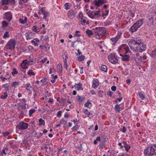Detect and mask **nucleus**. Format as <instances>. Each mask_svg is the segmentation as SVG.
<instances>
[{"instance_id": "obj_1", "label": "nucleus", "mask_w": 156, "mask_h": 156, "mask_svg": "<svg viewBox=\"0 0 156 156\" xmlns=\"http://www.w3.org/2000/svg\"><path fill=\"white\" fill-rule=\"evenodd\" d=\"M127 41L130 48L135 51L142 52L146 50V45L139 38L129 39Z\"/></svg>"}, {"instance_id": "obj_2", "label": "nucleus", "mask_w": 156, "mask_h": 156, "mask_svg": "<svg viewBox=\"0 0 156 156\" xmlns=\"http://www.w3.org/2000/svg\"><path fill=\"white\" fill-rule=\"evenodd\" d=\"M144 154L145 156H152L156 155V144L151 147H148L144 150Z\"/></svg>"}, {"instance_id": "obj_3", "label": "nucleus", "mask_w": 156, "mask_h": 156, "mask_svg": "<svg viewBox=\"0 0 156 156\" xmlns=\"http://www.w3.org/2000/svg\"><path fill=\"white\" fill-rule=\"evenodd\" d=\"M93 30L94 31L95 34L98 36L107 35L106 29L104 27H96Z\"/></svg>"}, {"instance_id": "obj_4", "label": "nucleus", "mask_w": 156, "mask_h": 156, "mask_svg": "<svg viewBox=\"0 0 156 156\" xmlns=\"http://www.w3.org/2000/svg\"><path fill=\"white\" fill-rule=\"evenodd\" d=\"M129 51V48L126 44H122L119 48L118 52L120 54L122 53L123 54H126L128 53Z\"/></svg>"}, {"instance_id": "obj_5", "label": "nucleus", "mask_w": 156, "mask_h": 156, "mask_svg": "<svg viewBox=\"0 0 156 156\" xmlns=\"http://www.w3.org/2000/svg\"><path fill=\"white\" fill-rule=\"evenodd\" d=\"M100 9H99L97 11H92L87 13L88 16L91 19L96 18L101 16Z\"/></svg>"}, {"instance_id": "obj_6", "label": "nucleus", "mask_w": 156, "mask_h": 156, "mask_svg": "<svg viewBox=\"0 0 156 156\" xmlns=\"http://www.w3.org/2000/svg\"><path fill=\"white\" fill-rule=\"evenodd\" d=\"M38 13L40 16V17L43 18L44 20L46 19L48 15V13L45 10V7H43L41 9L39 10Z\"/></svg>"}, {"instance_id": "obj_7", "label": "nucleus", "mask_w": 156, "mask_h": 156, "mask_svg": "<svg viewBox=\"0 0 156 156\" xmlns=\"http://www.w3.org/2000/svg\"><path fill=\"white\" fill-rule=\"evenodd\" d=\"M108 58L109 61L112 64H115L118 62L117 56L115 53L110 54L108 55Z\"/></svg>"}, {"instance_id": "obj_8", "label": "nucleus", "mask_w": 156, "mask_h": 156, "mask_svg": "<svg viewBox=\"0 0 156 156\" xmlns=\"http://www.w3.org/2000/svg\"><path fill=\"white\" fill-rule=\"evenodd\" d=\"M16 41L14 39H10L6 44L8 48L12 50L14 49L16 44Z\"/></svg>"}, {"instance_id": "obj_9", "label": "nucleus", "mask_w": 156, "mask_h": 156, "mask_svg": "<svg viewBox=\"0 0 156 156\" xmlns=\"http://www.w3.org/2000/svg\"><path fill=\"white\" fill-rule=\"evenodd\" d=\"M28 126V124L23 122H20L16 126V127L18 129L25 130L27 129Z\"/></svg>"}, {"instance_id": "obj_10", "label": "nucleus", "mask_w": 156, "mask_h": 156, "mask_svg": "<svg viewBox=\"0 0 156 156\" xmlns=\"http://www.w3.org/2000/svg\"><path fill=\"white\" fill-rule=\"evenodd\" d=\"M122 32L121 31H119L118 32L117 35L115 37L112 38L111 40L112 41V44L114 46L116 42L120 38L121 36Z\"/></svg>"}, {"instance_id": "obj_11", "label": "nucleus", "mask_w": 156, "mask_h": 156, "mask_svg": "<svg viewBox=\"0 0 156 156\" xmlns=\"http://www.w3.org/2000/svg\"><path fill=\"white\" fill-rule=\"evenodd\" d=\"M76 11L70 9L68 12L67 16L69 18L73 19L76 16Z\"/></svg>"}, {"instance_id": "obj_12", "label": "nucleus", "mask_w": 156, "mask_h": 156, "mask_svg": "<svg viewBox=\"0 0 156 156\" xmlns=\"http://www.w3.org/2000/svg\"><path fill=\"white\" fill-rule=\"evenodd\" d=\"M2 18L4 20H12V15L9 12L5 13L3 15Z\"/></svg>"}, {"instance_id": "obj_13", "label": "nucleus", "mask_w": 156, "mask_h": 156, "mask_svg": "<svg viewBox=\"0 0 156 156\" xmlns=\"http://www.w3.org/2000/svg\"><path fill=\"white\" fill-rule=\"evenodd\" d=\"M2 5H7L10 4L13 5L15 3V0H2Z\"/></svg>"}, {"instance_id": "obj_14", "label": "nucleus", "mask_w": 156, "mask_h": 156, "mask_svg": "<svg viewBox=\"0 0 156 156\" xmlns=\"http://www.w3.org/2000/svg\"><path fill=\"white\" fill-rule=\"evenodd\" d=\"M120 54V55L122 56V61L127 62L129 60L130 56L129 55H124Z\"/></svg>"}, {"instance_id": "obj_15", "label": "nucleus", "mask_w": 156, "mask_h": 156, "mask_svg": "<svg viewBox=\"0 0 156 156\" xmlns=\"http://www.w3.org/2000/svg\"><path fill=\"white\" fill-rule=\"evenodd\" d=\"M82 84L81 83L79 82L77 84L75 83L74 85V87L76 90L78 91H79L80 90H83V89L82 87Z\"/></svg>"}, {"instance_id": "obj_16", "label": "nucleus", "mask_w": 156, "mask_h": 156, "mask_svg": "<svg viewBox=\"0 0 156 156\" xmlns=\"http://www.w3.org/2000/svg\"><path fill=\"white\" fill-rule=\"evenodd\" d=\"M134 59L136 62H140L143 61L141 56H140V54L138 53L135 55L134 56Z\"/></svg>"}, {"instance_id": "obj_17", "label": "nucleus", "mask_w": 156, "mask_h": 156, "mask_svg": "<svg viewBox=\"0 0 156 156\" xmlns=\"http://www.w3.org/2000/svg\"><path fill=\"white\" fill-rule=\"evenodd\" d=\"M92 87L94 88L97 87L99 85V82L98 80L97 79H94L92 82Z\"/></svg>"}, {"instance_id": "obj_18", "label": "nucleus", "mask_w": 156, "mask_h": 156, "mask_svg": "<svg viewBox=\"0 0 156 156\" xmlns=\"http://www.w3.org/2000/svg\"><path fill=\"white\" fill-rule=\"evenodd\" d=\"M28 62V61L27 59L24 60L23 61L21 64V66L22 69H24L27 68Z\"/></svg>"}, {"instance_id": "obj_19", "label": "nucleus", "mask_w": 156, "mask_h": 156, "mask_svg": "<svg viewBox=\"0 0 156 156\" xmlns=\"http://www.w3.org/2000/svg\"><path fill=\"white\" fill-rule=\"evenodd\" d=\"M34 34H35L33 32H28L26 35V39L27 40L31 39L33 37Z\"/></svg>"}, {"instance_id": "obj_20", "label": "nucleus", "mask_w": 156, "mask_h": 156, "mask_svg": "<svg viewBox=\"0 0 156 156\" xmlns=\"http://www.w3.org/2000/svg\"><path fill=\"white\" fill-rule=\"evenodd\" d=\"M122 144H123L124 147L125 148V150L126 152H128L130 148V146L127 144L126 142L123 141L122 142Z\"/></svg>"}, {"instance_id": "obj_21", "label": "nucleus", "mask_w": 156, "mask_h": 156, "mask_svg": "<svg viewBox=\"0 0 156 156\" xmlns=\"http://www.w3.org/2000/svg\"><path fill=\"white\" fill-rule=\"evenodd\" d=\"M109 12V10L108 9H106L105 10V13H102V14L100 13L101 15L100 17H102L103 19H105L106 17L108 16Z\"/></svg>"}, {"instance_id": "obj_22", "label": "nucleus", "mask_w": 156, "mask_h": 156, "mask_svg": "<svg viewBox=\"0 0 156 156\" xmlns=\"http://www.w3.org/2000/svg\"><path fill=\"white\" fill-rule=\"evenodd\" d=\"M136 25V24H133V25L131 27L129 30L130 32L132 33H133L137 30V27H136L135 26Z\"/></svg>"}, {"instance_id": "obj_23", "label": "nucleus", "mask_w": 156, "mask_h": 156, "mask_svg": "<svg viewBox=\"0 0 156 156\" xmlns=\"http://www.w3.org/2000/svg\"><path fill=\"white\" fill-rule=\"evenodd\" d=\"M142 20H138L134 24H136L135 25L136 27H137V29L140 27L142 24Z\"/></svg>"}, {"instance_id": "obj_24", "label": "nucleus", "mask_w": 156, "mask_h": 156, "mask_svg": "<svg viewBox=\"0 0 156 156\" xmlns=\"http://www.w3.org/2000/svg\"><path fill=\"white\" fill-rule=\"evenodd\" d=\"M76 98L77 100L79 103H82L83 100L85 99V98L84 97H80L79 95H77Z\"/></svg>"}, {"instance_id": "obj_25", "label": "nucleus", "mask_w": 156, "mask_h": 156, "mask_svg": "<svg viewBox=\"0 0 156 156\" xmlns=\"http://www.w3.org/2000/svg\"><path fill=\"white\" fill-rule=\"evenodd\" d=\"M25 87L26 89L30 91L32 89V86L30 83H27L25 85Z\"/></svg>"}, {"instance_id": "obj_26", "label": "nucleus", "mask_w": 156, "mask_h": 156, "mask_svg": "<svg viewBox=\"0 0 156 156\" xmlns=\"http://www.w3.org/2000/svg\"><path fill=\"white\" fill-rule=\"evenodd\" d=\"M93 4L98 7L100 6L102 4V3L98 0H95L93 2Z\"/></svg>"}, {"instance_id": "obj_27", "label": "nucleus", "mask_w": 156, "mask_h": 156, "mask_svg": "<svg viewBox=\"0 0 156 156\" xmlns=\"http://www.w3.org/2000/svg\"><path fill=\"white\" fill-rule=\"evenodd\" d=\"M86 34L89 37H90L94 34L91 30H87L86 31Z\"/></svg>"}, {"instance_id": "obj_28", "label": "nucleus", "mask_w": 156, "mask_h": 156, "mask_svg": "<svg viewBox=\"0 0 156 156\" xmlns=\"http://www.w3.org/2000/svg\"><path fill=\"white\" fill-rule=\"evenodd\" d=\"M65 8L66 10H68L71 7V4L69 3H66L64 4Z\"/></svg>"}, {"instance_id": "obj_29", "label": "nucleus", "mask_w": 156, "mask_h": 156, "mask_svg": "<svg viewBox=\"0 0 156 156\" xmlns=\"http://www.w3.org/2000/svg\"><path fill=\"white\" fill-rule=\"evenodd\" d=\"M120 105H116L114 107L115 110V111L116 112H119L120 111Z\"/></svg>"}, {"instance_id": "obj_30", "label": "nucleus", "mask_w": 156, "mask_h": 156, "mask_svg": "<svg viewBox=\"0 0 156 156\" xmlns=\"http://www.w3.org/2000/svg\"><path fill=\"white\" fill-rule=\"evenodd\" d=\"M27 75L30 76H35V73L33 72L32 69H30L29 70L27 73Z\"/></svg>"}, {"instance_id": "obj_31", "label": "nucleus", "mask_w": 156, "mask_h": 156, "mask_svg": "<svg viewBox=\"0 0 156 156\" xmlns=\"http://www.w3.org/2000/svg\"><path fill=\"white\" fill-rule=\"evenodd\" d=\"M85 58V56L83 55H82L77 57L78 60L80 62H81L84 60Z\"/></svg>"}, {"instance_id": "obj_32", "label": "nucleus", "mask_w": 156, "mask_h": 156, "mask_svg": "<svg viewBox=\"0 0 156 156\" xmlns=\"http://www.w3.org/2000/svg\"><path fill=\"white\" fill-rule=\"evenodd\" d=\"M8 96V94L6 92H5L3 93V94L1 95V98L3 99L4 100Z\"/></svg>"}, {"instance_id": "obj_33", "label": "nucleus", "mask_w": 156, "mask_h": 156, "mask_svg": "<svg viewBox=\"0 0 156 156\" xmlns=\"http://www.w3.org/2000/svg\"><path fill=\"white\" fill-rule=\"evenodd\" d=\"M78 18L80 20H84L85 17L83 16L82 12H80L79 14Z\"/></svg>"}, {"instance_id": "obj_34", "label": "nucleus", "mask_w": 156, "mask_h": 156, "mask_svg": "<svg viewBox=\"0 0 156 156\" xmlns=\"http://www.w3.org/2000/svg\"><path fill=\"white\" fill-rule=\"evenodd\" d=\"M138 95H139V97L141 98L142 100H144L145 98V96L144 95V94H142V93L139 92L138 93Z\"/></svg>"}, {"instance_id": "obj_35", "label": "nucleus", "mask_w": 156, "mask_h": 156, "mask_svg": "<svg viewBox=\"0 0 156 156\" xmlns=\"http://www.w3.org/2000/svg\"><path fill=\"white\" fill-rule=\"evenodd\" d=\"M101 70L105 72H107V68L105 65H103L101 67Z\"/></svg>"}, {"instance_id": "obj_36", "label": "nucleus", "mask_w": 156, "mask_h": 156, "mask_svg": "<svg viewBox=\"0 0 156 156\" xmlns=\"http://www.w3.org/2000/svg\"><path fill=\"white\" fill-rule=\"evenodd\" d=\"M20 84V83L19 82H13L12 83V86L13 87H16L18 85Z\"/></svg>"}, {"instance_id": "obj_37", "label": "nucleus", "mask_w": 156, "mask_h": 156, "mask_svg": "<svg viewBox=\"0 0 156 156\" xmlns=\"http://www.w3.org/2000/svg\"><path fill=\"white\" fill-rule=\"evenodd\" d=\"M39 122H40V123L39 124V125H45V122L44 121L43 119L42 118H40L39 120Z\"/></svg>"}, {"instance_id": "obj_38", "label": "nucleus", "mask_w": 156, "mask_h": 156, "mask_svg": "<svg viewBox=\"0 0 156 156\" xmlns=\"http://www.w3.org/2000/svg\"><path fill=\"white\" fill-rule=\"evenodd\" d=\"M9 36L10 35L9 34V32L8 31H6L4 34L3 36V38H6L7 37H9Z\"/></svg>"}, {"instance_id": "obj_39", "label": "nucleus", "mask_w": 156, "mask_h": 156, "mask_svg": "<svg viewBox=\"0 0 156 156\" xmlns=\"http://www.w3.org/2000/svg\"><path fill=\"white\" fill-rule=\"evenodd\" d=\"M2 27L5 28L8 26L9 23L6 22L5 21H3L2 22Z\"/></svg>"}, {"instance_id": "obj_40", "label": "nucleus", "mask_w": 156, "mask_h": 156, "mask_svg": "<svg viewBox=\"0 0 156 156\" xmlns=\"http://www.w3.org/2000/svg\"><path fill=\"white\" fill-rule=\"evenodd\" d=\"M63 58L64 59V62L65 61H67V60L68 58V55L66 53H64L62 55Z\"/></svg>"}, {"instance_id": "obj_41", "label": "nucleus", "mask_w": 156, "mask_h": 156, "mask_svg": "<svg viewBox=\"0 0 156 156\" xmlns=\"http://www.w3.org/2000/svg\"><path fill=\"white\" fill-rule=\"evenodd\" d=\"M8 150V149L7 147H4L3 149L2 150L1 152L3 154L5 155H6V153L5 152V151H7Z\"/></svg>"}, {"instance_id": "obj_42", "label": "nucleus", "mask_w": 156, "mask_h": 156, "mask_svg": "<svg viewBox=\"0 0 156 156\" xmlns=\"http://www.w3.org/2000/svg\"><path fill=\"white\" fill-rule=\"evenodd\" d=\"M105 140H102L101 143L99 145V146L100 147H101L102 148H103V146L105 145Z\"/></svg>"}, {"instance_id": "obj_43", "label": "nucleus", "mask_w": 156, "mask_h": 156, "mask_svg": "<svg viewBox=\"0 0 156 156\" xmlns=\"http://www.w3.org/2000/svg\"><path fill=\"white\" fill-rule=\"evenodd\" d=\"M29 0H19V3L20 4H22L24 3H27Z\"/></svg>"}, {"instance_id": "obj_44", "label": "nucleus", "mask_w": 156, "mask_h": 156, "mask_svg": "<svg viewBox=\"0 0 156 156\" xmlns=\"http://www.w3.org/2000/svg\"><path fill=\"white\" fill-rule=\"evenodd\" d=\"M13 72H12V74L14 76L16 74H17L18 73V72L17 71L16 69L15 68H14L13 69Z\"/></svg>"}, {"instance_id": "obj_45", "label": "nucleus", "mask_w": 156, "mask_h": 156, "mask_svg": "<svg viewBox=\"0 0 156 156\" xmlns=\"http://www.w3.org/2000/svg\"><path fill=\"white\" fill-rule=\"evenodd\" d=\"M83 112L86 114L87 115V116L89 117L90 115V112L88 111L87 109H85L83 111Z\"/></svg>"}, {"instance_id": "obj_46", "label": "nucleus", "mask_w": 156, "mask_h": 156, "mask_svg": "<svg viewBox=\"0 0 156 156\" xmlns=\"http://www.w3.org/2000/svg\"><path fill=\"white\" fill-rule=\"evenodd\" d=\"M35 112V110L34 109H30L29 111V115L30 116H31V115L32 114L34 113Z\"/></svg>"}, {"instance_id": "obj_47", "label": "nucleus", "mask_w": 156, "mask_h": 156, "mask_svg": "<svg viewBox=\"0 0 156 156\" xmlns=\"http://www.w3.org/2000/svg\"><path fill=\"white\" fill-rule=\"evenodd\" d=\"M151 55L152 57H155L156 56V49L152 51Z\"/></svg>"}, {"instance_id": "obj_48", "label": "nucleus", "mask_w": 156, "mask_h": 156, "mask_svg": "<svg viewBox=\"0 0 156 156\" xmlns=\"http://www.w3.org/2000/svg\"><path fill=\"white\" fill-rule=\"evenodd\" d=\"M122 130H120V131L122 132L123 133H125L126 131V129L124 126H122Z\"/></svg>"}, {"instance_id": "obj_49", "label": "nucleus", "mask_w": 156, "mask_h": 156, "mask_svg": "<svg viewBox=\"0 0 156 156\" xmlns=\"http://www.w3.org/2000/svg\"><path fill=\"white\" fill-rule=\"evenodd\" d=\"M32 29L35 32H38L40 31L39 30V29H38V30H37L36 26H34L32 27Z\"/></svg>"}, {"instance_id": "obj_50", "label": "nucleus", "mask_w": 156, "mask_h": 156, "mask_svg": "<svg viewBox=\"0 0 156 156\" xmlns=\"http://www.w3.org/2000/svg\"><path fill=\"white\" fill-rule=\"evenodd\" d=\"M10 134V133L8 132H6L3 133V134L4 137H6Z\"/></svg>"}, {"instance_id": "obj_51", "label": "nucleus", "mask_w": 156, "mask_h": 156, "mask_svg": "<svg viewBox=\"0 0 156 156\" xmlns=\"http://www.w3.org/2000/svg\"><path fill=\"white\" fill-rule=\"evenodd\" d=\"M80 32L78 30H76V31L74 35V36H77L78 37H79L80 36V34H78L80 33Z\"/></svg>"}, {"instance_id": "obj_52", "label": "nucleus", "mask_w": 156, "mask_h": 156, "mask_svg": "<svg viewBox=\"0 0 156 156\" xmlns=\"http://www.w3.org/2000/svg\"><path fill=\"white\" fill-rule=\"evenodd\" d=\"M64 62V66L65 68L67 70H68V65L67 62V61H65V62Z\"/></svg>"}, {"instance_id": "obj_53", "label": "nucleus", "mask_w": 156, "mask_h": 156, "mask_svg": "<svg viewBox=\"0 0 156 156\" xmlns=\"http://www.w3.org/2000/svg\"><path fill=\"white\" fill-rule=\"evenodd\" d=\"M79 41L78 40H77L76 41L73 42H72V45H71V47H73V48H74V44L76 43H79Z\"/></svg>"}, {"instance_id": "obj_54", "label": "nucleus", "mask_w": 156, "mask_h": 156, "mask_svg": "<svg viewBox=\"0 0 156 156\" xmlns=\"http://www.w3.org/2000/svg\"><path fill=\"white\" fill-rule=\"evenodd\" d=\"M62 113V111L61 110L58 111L57 114V116L58 117H60V115H61Z\"/></svg>"}, {"instance_id": "obj_55", "label": "nucleus", "mask_w": 156, "mask_h": 156, "mask_svg": "<svg viewBox=\"0 0 156 156\" xmlns=\"http://www.w3.org/2000/svg\"><path fill=\"white\" fill-rule=\"evenodd\" d=\"M20 23L24 24L27 23V20H19Z\"/></svg>"}, {"instance_id": "obj_56", "label": "nucleus", "mask_w": 156, "mask_h": 156, "mask_svg": "<svg viewBox=\"0 0 156 156\" xmlns=\"http://www.w3.org/2000/svg\"><path fill=\"white\" fill-rule=\"evenodd\" d=\"M2 86L5 88V90L8 91L9 90V88L8 86H5V85H3Z\"/></svg>"}, {"instance_id": "obj_57", "label": "nucleus", "mask_w": 156, "mask_h": 156, "mask_svg": "<svg viewBox=\"0 0 156 156\" xmlns=\"http://www.w3.org/2000/svg\"><path fill=\"white\" fill-rule=\"evenodd\" d=\"M91 104L89 101H88L84 105V106L85 107H88L89 105L90 104Z\"/></svg>"}, {"instance_id": "obj_58", "label": "nucleus", "mask_w": 156, "mask_h": 156, "mask_svg": "<svg viewBox=\"0 0 156 156\" xmlns=\"http://www.w3.org/2000/svg\"><path fill=\"white\" fill-rule=\"evenodd\" d=\"M113 93L111 91H109L107 93V95L108 96H109L110 97H111L112 96V94Z\"/></svg>"}, {"instance_id": "obj_59", "label": "nucleus", "mask_w": 156, "mask_h": 156, "mask_svg": "<svg viewBox=\"0 0 156 156\" xmlns=\"http://www.w3.org/2000/svg\"><path fill=\"white\" fill-rule=\"evenodd\" d=\"M100 2H101L102 4H104L105 3H106L107 2V0H98Z\"/></svg>"}, {"instance_id": "obj_60", "label": "nucleus", "mask_w": 156, "mask_h": 156, "mask_svg": "<svg viewBox=\"0 0 156 156\" xmlns=\"http://www.w3.org/2000/svg\"><path fill=\"white\" fill-rule=\"evenodd\" d=\"M20 107L22 110H25L26 109V106L25 105H20Z\"/></svg>"}, {"instance_id": "obj_61", "label": "nucleus", "mask_w": 156, "mask_h": 156, "mask_svg": "<svg viewBox=\"0 0 156 156\" xmlns=\"http://www.w3.org/2000/svg\"><path fill=\"white\" fill-rule=\"evenodd\" d=\"M122 143H118V145L120 147V149H122L123 147V144L122 145Z\"/></svg>"}, {"instance_id": "obj_62", "label": "nucleus", "mask_w": 156, "mask_h": 156, "mask_svg": "<svg viewBox=\"0 0 156 156\" xmlns=\"http://www.w3.org/2000/svg\"><path fill=\"white\" fill-rule=\"evenodd\" d=\"M79 128V127L78 126L75 125L73 128V129L74 131H76Z\"/></svg>"}, {"instance_id": "obj_63", "label": "nucleus", "mask_w": 156, "mask_h": 156, "mask_svg": "<svg viewBox=\"0 0 156 156\" xmlns=\"http://www.w3.org/2000/svg\"><path fill=\"white\" fill-rule=\"evenodd\" d=\"M31 42L32 43H33L34 45L35 46H37L38 45V44L34 40H32L31 41Z\"/></svg>"}, {"instance_id": "obj_64", "label": "nucleus", "mask_w": 156, "mask_h": 156, "mask_svg": "<svg viewBox=\"0 0 156 156\" xmlns=\"http://www.w3.org/2000/svg\"><path fill=\"white\" fill-rule=\"evenodd\" d=\"M58 67L59 68V70H62V67L61 64L59 63L58 64Z\"/></svg>"}]
</instances>
